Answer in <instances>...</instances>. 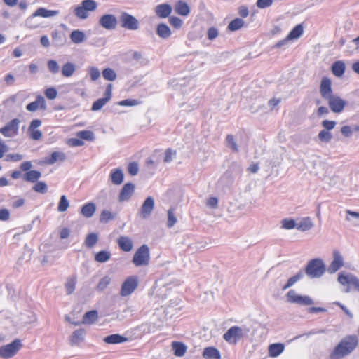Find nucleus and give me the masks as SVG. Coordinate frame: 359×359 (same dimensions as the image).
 Returning a JSON list of instances; mask_svg holds the SVG:
<instances>
[{
  "mask_svg": "<svg viewBox=\"0 0 359 359\" xmlns=\"http://www.w3.org/2000/svg\"><path fill=\"white\" fill-rule=\"evenodd\" d=\"M358 337L355 335L345 337L335 347L330 355L331 359H339L350 354L357 346Z\"/></svg>",
  "mask_w": 359,
  "mask_h": 359,
  "instance_id": "obj_1",
  "label": "nucleus"
},
{
  "mask_svg": "<svg viewBox=\"0 0 359 359\" xmlns=\"http://www.w3.org/2000/svg\"><path fill=\"white\" fill-rule=\"evenodd\" d=\"M326 271V266L320 258L309 260L305 267V273L312 279L322 277Z\"/></svg>",
  "mask_w": 359,
  "mask_h": 359,
  "instance_id": "obj_2",
  "label": "nucleus"
},
{
  "mask_svg": "<svg viewBox=\"0 0 359 359\" xmlns=\"http://www.w3.org/2000/svg\"><path fill=\"white\" fill-rule=\"evenodd\" d=\"M249 332L245 327L232 326L224 334L223 338L231 344H236L244 335Z\"/></svg>",
  "mask_w": 359,
  "mask_h": 359,
  "instance_id": "obj_3",
  "label": "nucleus"
},
{
  "mask_svg": "<svg viewBox=\"0 0 359 359\" xmlns=\"http://www.w3.org/2000/svg\"><path fill=\"white\" fill-rule=\"evenodd\" d=\"M22 347L21 340L15 339L11 343L0 346V358L9 359L15 356Z\"/></svg>",
  "mask_w": 359,
  "mask_h": 359,
  "instance_id": "obj_4",
  "label": "nucleus"
},
{
  "mask_svg": "<svg viewBox=\"0 0 359 359\" xmlns=\"http://www.w3.org/2000/svg\"><path fill=\"white\" fill-rule=\"evenodd\" d=\"M287 302L290 304H296L301 306L312 305L314 302L308 295H300L294 290H290L286 294Z\"/></svg>",
  "mask_w": 359,
  "mask_h": 359,
  "instance_id": "obj_5",
  "label": "nucleus"
},
{
  "mask_svg": "<svg viewBox=\"0 0 359 359\" xmlns=\"http://www.w3.org/2000/svg\"><path fill=\"white\" fill-rule=\"evenodd\" d=\"M149 249L147 245H143L134 254L133 263L136 266H145L149 264Z\"/></svg>",
  "mask_w": 359,
  "mask_h": 359,
  "instance_id": "obj_6",
  "label": "nucleus"
},
{
  "mask_svg": "<svg viewBox=\"0 0 359 359\" xmlns=\"http://www.w3.org/2000/svg\"><path fill=\"white\" fill-rule=\"evenodd\" d=\"M97 4L93 0H84L79 6L74 8V14L79 18L85 19L90 11H94Z\"/></svg>",
  "mask_w": 359,
  "mask_h": 359,
  "instance_id": "obj_7",
  "label": "nucleus"
},
{
  "mask_svg": "<svg viewBox=\"0 0 359 359\" xmlns=\"http://www.w3.org/2000/svg\"><path fill=\"white\" fill-rule=\"evenodd\" d=\"M20 121L14 118L7 123L3 128H0V133L6 137H13L18 135Z\"/></svg>",
  "mask_w": 359,
  "mask_h": 359,
  "instance_id": "obj_8",
  "label": "nucleus"
},
{
  "mask_svg": "<svg viewBox=\"0 0 359 359\" xmlns=\"http://www.w3.org/2000/svg\"><path fill=\"white\" fill-rule=\"evenodd\" d=\"M338 282L342 285H351L359 292V278L352 273H340L337 278Z\"/></svg>",
  "mask_w": 359,
  "mask_h": 359,
  "instance_id": "obj_9",
  "label": "nucleus"
},
{
  "mask_svg": "<svg viewBox=\"0 0 359 359\" xmlns=\"http://www.w3.org/2000/svg\"><path fill=\"white\" fill-rule=\"evenodd\" d=\"M332 255L333 260L331 262L327 269H326L327 272L330 274L336 273L344 264V258L339 251L334 250Z\"/></svg>",
  "mask_w": 359,
  "mask_h": 359,
  "instance_id": "obj_10",
  "label": "nucleus"
},
{
  "mask_svg": "<svg viewBox=\"0 0 359 359\" xmlns=\"http://www.w3.org/2000/svg\"><path fill=\"white\" fill-rule=\"evenodd\" d=\"M137 278L135 276L128 278L122 284L121 295L126 297L130 294L137 287Z\"/></svg>",
  "mask_w": 359,
  "mask_h": 359,
  "instance_id": "obj_11",
  "label": "nucleus"
},
{
  "mask_svg": "<svg viewBox=\"0 0 359 359\" xmlns=\"http://www.w3.org/2000/svg\"><path fill=\"white\" fill-rule=\"evenodd\" d=\"M111 90L112 85L108 84L104 94V97L99 98L94 102L92 105L91 110L95 111L101 109L111 100L112 94Z\"/></svg>",
  "mask_w": 359,
  "mask_h": 359,
  "instance_id": "obj_12",
  "label": "nucleus"
},
{
  "mask_svg": "<svg viewBox=\"0 0 359 359\" xmlns=\"http://www.w3.org/2000/svg\"><path fill=\"white\" fill-rule=\"evenodd\" d=\"M330 109L334 113L341 112L346 105V102L341 97L332 95L327 99Z\"/></svg>",
  "mask_w": 359,
  "mask_h": 359,
  "instance_id": "obj_13",
  "label": "nucleus"
},
{
  "mask_svg": "<svg viewBox=\"0 0 359 359\" xmlns=\"http://www.w3.org/2000/svg\"><path fill=\"white\" fill-rule=\"evenodd\" d=\"M154 208V200L152 197H147L141 206L139 214L142 219L148 218Z\"/></svg>",
  "mask_w": 359,
  "mask_h": 359,
  "instance_id": "obj_14",
  "label": "nucleus"
},
{
  "mask_svg": "<svg viewBox=\"0 0 359 359\" xmlns=\"http://www.w3.org/2000/svg\"><path fill=\"white\" fill-rule=\"evenodd\" d=\"M320 93L326 100L332 96V82L329 78L323 77L322 79L320 85Z\"/></svg>",
  "mask_w": 359,
  "mask_h": 359,
  "instance_id": "obj_15",
  "label": "nucleus"
},
{
  "mask_svg": "<svg viewBox=\"0 0 359 359\" xmlns=\"http://www.w3.org/2000/svg\"><path fill=\"white\" fill-rule=\"evenodd\" d=\"M135 191V185L132 183H126L122 187L119 196L118 201L123 202L128 201L133 196Z\"/></svg>",
  "mask_w": 359,
  "mask_h": 359,
  "instance_id": "obj_16",
  "label": "nucleus"
},
{
  "mask_svg": "<svg viewBox=\"0 0 359 359\" xmlns=\"http://www.w3.org/2000/svg\"><path fill=\"white\" fill-rule=\"evenodd\" d=\"M46 109V103L44 97L41 95H38L35 101L30 102L26 106V109L29 111H36L38 109L45 110Z\"/></svg>",
  "mask_w": 359,
  "mask_h": 359,
  "instance_id": "obj_17",
  "label": "nucleus"
},
{
  "mask_svg": "<svg viewBox=\"0 0 359 359\" xmlns=\"http://www.w3.org/2000/svg\"><path fill=\"white\" fill-rule=\"evenodd\" d=\"M155 12L157 16L161 18H165L170 15L172 12V7L168 4H162L156 6Z\"/></svg>",
  "mask_w": 359,
  "mask_h": 359,
  "instance_id": "obj_18",
  "label": "nucleus"
},
{
  "mask_svg": "<svg viewBox=\"0 0 359 359\" xmlns=\"http://www.w3.org/2000/svg\"><path fill=\"white\" fill-rule=\"evenodd\" d=\"M66 158L65 153L61 151H54L49 157H46L44 163L48 165H53L57 161H64Z\"/></svg>",
  "mask_w": 359,
  "mask_h": 359,
  "instance_id": "obj_19",
  "label": "nucleus"
},
{
  "mask_svg": "<svg viewBox=\"0 0 359 359\" xmlns=\"http://www.w3.org/2000/svg\"><path fill=\"white\" fill-rule=\"evenodd\" d=\"M174 9L177 14L182 16H187L190 13L189 5L183 1H177L175 5Z\"/></svg>",
  "mask_w": 359,
  "mask_h": 359,
  "instance_id": "obj_20",
  "label": "nucleus"
},
{
  "mask_svg": "<svg viewBox=\"0 0 359 359\" xmlns=\"http://www.w3.org/2000/svg\"><path fill=\"white\" fill-rule=\"evenodd\" d=\"M345 69L346 65L342 60L334 62L332 66V74L337 77L342 76L345 72Z\"/></svg>",
  "mask_w": 359,
  "mask_h": 359,
  "instance_id": "obj_21",
  "label": "nucleus"
},
{
  "mask_svg": "<svg viewBox=\"0 0 359 359\" xmlns=\"http://www.w3.org/2000/svg\"><path fill=\"white\" fill-rule=\"evenodd\" d=\"M117 243L119 248L124 252H130L133 248V242L127 236H120Z\"/></svg>",
  "mask_w": 359,
  "mask_h": 359,
  "instance_id": "obj_22",
  "label": "nucleus"
},
{
  "mask_svg": "<svg viewBox=\"0 0 359 359\" xmlns=\"http://www.w3.org/2000/svg\"><path fill=\"white\" fill-rule=\"evenodd\" d=\"M123 172L121 168H116L111 170L110 179L114 184L119 185L123 182Z\"/></svg>",
  "mask_w": 359,
  "mask_h": 359,
  "instance_id": "obj_23",
  "label": "nucleus"
},
{
  "mask_svg": "<svg viewBox=\"0 0 359 359\" xmlns=\"http://www.w3.org/2000/svg\"><path fill=\"white\" fill-rule=\"evenodd\" d=\"M103 341L106 344H121L128 341L126 337H124L118 334H114L109 336H107L104 338Z\"/></svg>",
  "mask_w": 359,
  "mask_h": 359,
  "instance_id": "obj_24",
  "label": "nucleus"
},
{
  "mask_svg": "<svg viewBox=\"0 0 359 359\" xmlns=\"http://www.w3.org/2000/svg\"><path fill=\"white\" fill-rule=\"evenodd\" d=\"M297 229L302 231L310 230L313 226V223L311 217H306L302 218L297 223Z\"/></svg>",
  "mask_w": 359,
  "mask_h": 359,
  "instance_id": "obj_25",
  "label": "nucleus"
},
{
  "mask_svg": "<svg viewBox=\"0 0 359 359\" xmlns=\"http://www.w3.org/2000/svg\"><path fill=\"white\" fill-rule=\"evenodd\" d=\"M96 210V206L95 203L89 202L83 205L81 210V215L86 217L90 218L93 217Z\"/></svg>",
  "mask_w": 359,
  "mask_h": 359,
  "instance_id": "obj_26",
  "label": "nucleus"
},
{
  "mask_svg": "<svg viewBox=\"0 0 359 359\" xmlns=\"http://www.w3.org/2000/svg\"><path fill=\"white\" fill-rule=\"evenodd\" d=\"M203 357L205 359H221L219 351L214 347H207L204 349Z\"/></svg>",
  "mask_w": 359,
  "mask_h": 359,
  "instance_id": "obj_27",
  "label": "nucleus"
},
{
  "mask_svg": "<svg viewBox=\"0 0 359 359\" xmlns=\"http://www.w3.org/2000/svg\"><path fill=\"white\" fill-rule=\"evenodd\" d=\"M284 348V345L280 343L271 344L269 347V354L273 358L278 357L283 352Z\"/></svg>",
  "mask_w": 359,
  "mask_h": 359,
  "instance_id": "obj_28",
  "label": "nucleus"
},
{
  "mask_svg": "<svg viewBox=\"0 0 359 359\" xmlns=\"http://www.w3.org/2000/svg\"><path fill=\"white\" fill-rule=\"evenodd\" d=\"M172 347L174 351L175 355L177 357L183 356L187 351V346L182 342L179 341H173L172 344Z\"/></svg>",
  "mask_w": 359,
  "mask_h": 359,
  "instance_id": "obj_29",
  "label": "nucleus"
},
{
  "mask_svg": "<svg viewBox=\"0 0 359 359\" xmlns=\"http://www.w3.org/2000/svg\"><path fill=\"white\" fill-rule=\"evenodd\" d=\"M41 177V172L38 170H30L29 172H25L22 178L25 181L29 182H36L38 181L39 178Z\"/></svg>",
  "mask_w": 359,
  "mask_h": 359,
  "instance_id": "obj_30",
  "label": "nucleus"
},
{
  "mask_svg": "<svg viewBox=\"0 0 359 359\" xmlns=\"http://www.w3.org/2000/svg\"><path fill=\"white\" fill-rule=\"evenodd\" d=\"M304 28L302 24H298L296 25L293 29L288 34L287 39L290 41H294L298 39L303 34Z\"/></svg>",
  "mask_w": 359,
  "mask_h": 359,
  "instance_id": "obj_31",
  "label": "nucleus"
},
{
  "mask_svg": "<svg viewBox=\"0 0 359 359\" xmlns=\"http://www.w3.org/2000/svg\"><path fill=\"white\" fill-rule=\"evenodd\" d=\"M304 277V273L300 271L294 276L290 277L285 285H284L282 287L283 290H285L292 286H293L297 282L300 280Z\"/></svg>",
  "mask_w": 359,
  "mask_h": 359,
  "instance_id": "obj_32",
  "label": "nucleus"
},
{
  "mask_svg": "<svg viewBox=\"0 0 359 359\" xmlns=\"http://www.w3.org/2000/svg\"><path fill=\"white\" fill-rule=\"evenodd\" d=\"M76 70L74 64L68 62L65 63L62 67V74L65 77H70L72 76Z\"/></svg>",
  "mask_w": 359,
  "mask_h": 359,
  "instance_id": "obj_33",
  "label": "nucleus"
},
{
  "mask_svg": "<svg viewBox=\"0 0 359 359\" xmlns=\"http://www.w3.org/2000/svg\"><path fill=\"white\" fill-rule=\"evenodd\" d=\"M58 11L48 10L45 8H38L34 13V16H40L43 18H48L52 17L57 15Z\"/></svg>",
  "mask_w": 359,
  "mask_h": 359,
  "instance_id": "obj_34",
  "label": "nucleus"
},
{
  "mask_svg": "<svg viewBox=\"0 0 359 359\" xmlns=\"http://www.w3.org/2000/svg\"><path fill=\"white\" fill-rule=\"evenodd\" d=\"M111 252L108 250H101L95 255V260L99 263H104L110 259Z\"/></svg>",
  "mask_w": 359,
  "mask_h": 359,
  "instance_id": "obj_35",
  "label": "nucleus"
},
{
  "mask_svg": "<svg viewBox=\"0 0 359 359\" xmlns=\"http://www.w3.org/2000/svg\"><path fill=\"white\" fill-rule=\"evenodd\" d=\"M97 318L98 313L97 311H90L84 314L83 322L86 324H92L97 320Z\"/></svg>",
  "mask_w": 359,
  "mask_h": 359,
  "instance_id": "obj_36",
  "label": "nucleus"
},
{
  "mask_svg": "<svg viewBox=\"0 0 359 359\" xmlns=\"http://www.w3.org/2000/svg\"><path fill=\"white\" fill-rule=\"evenodd\" d=\"M84 330L82 329L75 330L70 339L72 345H76L83 340Z\"/></svg>",
  "mask_w": 359,
  "mask_h": 359,
  "instance_id": "obj_37",
  "label": "nucleus"
},
{
  "mask_svg": "<svg viewBox=\"0 0 359 359\" xmlns=\"http://www.w3.org/2000/svg\"><path fill=\"white\" fill-rule=\"evenodd\" d=\"M171 29L165 24H158L157 27L158 35L163 39L168 38L171 34Z\"/></svg>",
  "mask_w": 359,
  "mask_h": 359,
  "instance_id": "obj_38",
  "label": "nucleus"
},
{
  "mask_svg": "<svg viewBox=\"0 0 359 359\" xmlns=\"http://www.w3.org/2000/svg\"><path fill=\"white\" fill-rule=\"evenodd\" d=\"M97 234L95 233H90L87 235L84 243L88 248H92L97 243Z\"/></svg>",
  "mask_w": 359,
  "mask_h": 359,
  "instance_id": "obj_39",
  "label": "nucleus"
},
{
  "mask_svg": "<svg viewBox=\"0 0 359 359\" xmlns=\"http://www.w3.org/2000/svg\"><path fill=\"white\" fill-rule=\"evenodd\" d=\"M70 39L74 43H80L85 39V34L83 32L75 30L70 34Z\"/></svg>",
  "mask_w": 359,
  "mask_h": 359,
  "instance_id": "obj_40",
  "label": "nucleus"
},
{
  "mask_svg": "<svg viewBox=\"0 0 359 359\" xmlns=\"http://www.w3.org/2000/svg\"><path fill=\"white\" fill-rule=\"evenodd\" d=\"M111 281V278L110 276H104L103 278H102L97 287H96V289L98 290V291H102L104 290H105L108 285L110 284Z\"/></svg>",
  "mask_w": 359,
  "mask_h": 359,
  "instance_id": "obj_41",
  "label": "nucleus"
},
{
  "mask_svg": "<svg viewBox=\"0 0 359 359\" xmlns=\"http://www.w3.org/2000/svg\"><path fill=\"white\" fill-rule=\"evenodd\" d=\"M226 144L233 151L238 152L239 151L238 147L236 142L233 135H227L226 137Z\"/></svg>",
  "mask_w": 359,
  "mask_h": 359,
  "instance_id": "obj_42",
  "label": "nucleus"
},
{
  "mask_svg": "<svg viewBox=\"0 0 359 359\" xmlns=\"http://www.w3.org/2000/svg\"><path fill=\"white\" fill-rule=\"evenodd\" d=\"M115 215L111 212L109 210H104L102 211L100 217V221L102 223H107L109 220L114 219Z\"/></svg>",
  "mask_w": 359,
  "mask_h": 359,
  "instance_id": "obj_43",
  "label": "nucleus"
},
{
  "mask_svg": "<svg viewBox=\"0 0 359 359\" xmlns=\"http://www.w3.org/2000/svg\"><path fill=\"white\" fill-rule=\"evenodd\" d=\"M77 137L80 139L91 141L95 138L94 133L90 130H81L77 133Z\"/></svg>",
  "mask_w": 359,
  "mask_h": 359,
  "instance_id": "obj_44",
  "label": "nucleus"
},
{
  "mask_svg": "<svg viewBox=\"0 0 359 359\" xmlns=\"http://www.w3.org/2000/svg\"><path fill=\"white\" fill-rule=\"evenodd\" d=\"M102 76L107 81H113L116 79V74L114 69L106 68L102 71Z\"/></svg>",
  "mask_w": 359,
  "mask_h": 359,
  "instance_id": "obj_45",
  "label": "nucleus"
},
{
  "mask_svg": "<svg viewBox=\"0 0 359 359\" xmlns=\"http://www.w3.org/2000/svg\"><path fill=\"white\" fill-rule=\"evenodd\" d=\"M69 201L67 200L66 196L65 195H62L61 197H60V201H59V204H58V206H57V210L58 212H65L67 210V208H69Z\"/></svg>",
  "mask_w": 359,
  "mask_h": 359,
  "instance_id": "obj_46",
  "label": "nucleus"
},
{
  "mask_svg": "<svg viewBox=\"0 0 359 359\" xmlns=\"http://www.w3.org/2000/svg\"><path fill=\"white\" fill-rule=\"evenodd\" d=\"M47 67L48 70L53 74H57L60 71V67L57 61L54 60H50L47 62Z\"/></svg>",
  "mask_w": 359,
  "mask_h": 359,
  "instance_id": "obj_47",
  "label": "nucleus"
},
{
  "mask_svg": "<svg viewBox=\"0 0 359 359\" xmlns=\"http://www.w3.org/2000/svg\"><path fill=\"white\" fill-rule=\"evenodd\" d=\"M177 222V217H175L173 210L169 209L168 211V228L172 227Z\"/></svg>",
  "mask_w": 359,
  "mask_h": 359,
  "instance_id": "obj_48",
  "label": "nucleus"
},
{
  "mask_svg": "<svg viewBox=\"0 0 359 359\" xmlns=\"http://www.w3.org/2000/svg\"><path fill=\"white\" fill-rule=\"evenodd\" d=\"M318 138L321 142H329L332 135L328 130H323L318 133Z\"/></svg>",
  "mask_w": 359,
  "mask_h": 359,
  "instance_id": "obj_49",
  "label": "nucleus"
},
{
  "mask_svg": "<svg viewBox=\"0 0 359 359\" xmlns=\"http://www.w3.org/2000/svg\"><path fill=\"white\" fill-rule=\"evenodd\" d=\"M33 190L36 192L45 194L48 190L47 184L44 182H37L33 187Z\"/></svg>",
  "mask_w": 359,
  "mask_h": 359,
  "instance_id": "obj_50",
  "label": "nucleus"
},
{
  "mask_svg": "<svg viewBox=\"0 0 359 359\" xmlns=\"http://www.w3.org/2000/svg\"><path fill=\"white\" fill-rule=\"evenodd\" d=\"M297 223L292 219H285L282 221V227L285 229H292L297 228Z\"/></svg>",
  "mask_w": 359,
  "mask_h": 359,
  "instance_id": "obj_51",
  "label": "nucleus"
},
{
  "mask_svg": "<svg viewBox=\"0 0 359 359\" xmlns=\"http://www.w3.org/2000/svg\"><path fill=\"white\" fill-rule=\"evenodd\" d=\"M121 22L123 23H134L137 22V20L132 15L123 13L121 17Z\"/></svg>",
  "mask_w": 359,
  "mask_h": 359,
  "instance_id": "obj_52",
  "label": "nucleus"
},
{
  "mask_svg": "<svg viewBox=\"0 0 359 359\" xmlns=\"http://www.w3.org/2000/svg\"><path fill=\"white\" fill-rule=\"evenodd\" d=\"M291 41L290 39H287V36L283 40L279 41L277 42L273 46V48H283L285 49L287 48L290 45V42Z\"/></svg>",
  "mask_w": 359,
  "mask_h": 359,
  "instance_id": "obj_53",
  "label": "nucleus"
},
{
  "mask_svg": "<svg viewBox=\"0 0 359 359\" xmlns=\"http://www.w3.org/2000/svg\"><path fill=\"white\" fill-rule=\"evenodd\" d=\"M44 93H45V95L46 96V97L50 100H54L57 96V91L53 87L47 88L45 90Z\"/></svg>",
  "mask_w": 359,
  "mask_h": 359,
  "instance_id": "obj_54",
  "label": "nucleus"
},
{
  "mask_svg": "<svg viewBox=\"0 0 359 359\" xmlns=\"http://www.w3.org/2000/svg\"><path fill=\"white\" fill-rule=\"evenodd\" d=\"M101 23H114L117 22V20L115 16L113 15H103L101 19L100 20V22Z\"/></svg>",
  "mask_w": 359,
  "mask_h": 359,
  "instance_id": "obj_55",
  "label": "nucleus"
},
{
  "mask_svg": "<svg viewBox=\"0 0 359 359\" xmlns=\"http://www.w3.org/2000/svg\"><path fill=\"white\" fill-rule=\"evenodd\" d=\"M176 155V151L171 149H166L165 152V157L163 161L165 163H170L172 161L173 157Z\"/></svg>",
  "mask_w": 359,
  "mask_h": 359,
  "instance_id": "obj_56",
  "label": "nucleus"
},
{
  "mask_svg": "<svg viewBox=\"0 0 359 359\" xmlns=\"http://www.w3.org/2000/svg\"><path fill=\"white\" fill-rule=\"evenodd\" d=\"M76 283V281L74 278H71L67 281L65 287H66L67 292L68 294H72L73 292V291L74 290Z\"/></svg>",
  "mask_w": 359,
  "mask_h": 359,
  "instance_id": "obj_57",
  "label": "nucleus"
},
{
  "mask_svg": "<svg viewBox=\"0 0 359 359\" xmlns=\"http://www.w3.org/2000/svg\"><path fill=\"white\" fill-rule=\"evenodd\" d=\"M90 78L93 81H96L100 76V72L97 67H91L88 70Z\"/></svg>",
  "mask_w": 359,
  "mask_h": 359,
  "instance_id": "obj_58",
  "label": "nucleus"
},
{
  "mask_svg": "<svg viewBox=\"0 0 359 359\" xmlns=\"http://www.w3.org/2000/svg\"><path fill=\"white\" fill-rule=\"evenodd\" d=\"M138 170H139V167H138V165L137 163L132 162V163H129V165L128 166V171L130 175H131L133 176L136 175L138 172Z\"/></svg>",
  "mask_w": 359,
  "mask_h": 359,
  "instance_id": "obj_59",
  "label": "nucleus"
},
{
  "mask_svg": "<svg viewBox=\"0 0 359 359\" xmlns=\"http://www.w3.org/2000/svg\"><path fill=\"white\" fill-rule=\"evenodd\" d=\"M218 34H219V32H218L217 29H216L214 27L209 28L207 32V36H208V39L209 40L215 39L218 36Z\"/></svg>",
  "mask_w": 359,
  "mask_h": 359,
  "instance_id": "obj_60",
  "label": "nucleus"
},
{
  "mask_svg": "<svg viewBox=\"0 0 359 359\" xmlns=\"http://www.w3.org/2000/svg\"><path fill=\"white\" fill-rule=\"evenodd\" d=\"M273 4V0H257V6L259 8H265L269 7Z\"/></svg>",
  "mask_w": 359,
  "mask_h": 359,
  "instance_id": "obj_61",
  "label": "nucleus"
},
{
  "mask_svg": "<svg viewBox=\"0 0 359 359\" xmlns=\"http://www.w3.org/2000/svg\"><path fill=\"white\" fill-rule=\"evenodd\" d=\"M23 155L20 154H9L6 156L7 161H11L15 162L20 161L22 159H23Z\"/></svg>",
  "mask_w": 359,
  "mask_h": 359,
  "instance_id": "obj_62",
  "label": "nucleus"
},
{
  "mask_svg": "<svg viewBox=\"0 0 359 359\" xmlns=\"http://www.w3.org/2000/svg\"><path fill=\"white\" fill-rule=\"evenodd\" d=\"M341 132L344 137H349L352 135L353 130L349 126H344L341 128Z\"/></svg>",
  "mask_w": 359,
  "mask_h": 359,
  "instance_id": "obj_63",
  "label": "nucleus"
},
{
  "mask_svg": "<svg viewBox=\"0 0 359 359\" xmlns=\"http://www.w3.org/2000/svg\"><path fill=\"white\" fill-rule=\"evenodd\" d=\"M322 126L325 128V130L329 131L335 127L336 122L334 121L324 120L322 121Z\"/></svg>",
  "mask_w": 359,
  "mask_h": 359,
  "instance_id": "obj_64",
  "label": "nucleus"
}]
</instances>
